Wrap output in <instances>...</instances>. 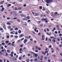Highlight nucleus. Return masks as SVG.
Here are the masks:
<instances>
[{"label": "nucleus", "instance_id": "obj_38", "mask_svg": "<svg viewBox=\"0 0 62 62\" xmlns=\"http://www.w3.org/2000/svg\"><path fill=\"white\" fill-rule=\"evenodd\" d=\"M54 36H52V37H51L50 38L51 39H54Z\"/></svg>", "mask_w": 62, "mask_h": 62}, {"label": "nucleus", "instance_id": "obj_54", "mask_svg": "<svg viewBox=\"0 0 62 62\" xmlns=\"http://www.w3.org/2000/svg\"><path fill=\"white\" fill-rule=\"evenodd\" d=\"M22 51V49L21 48L20 49L19 51Z\"/></svg>", "mask_w": 62, "mask_h": 62}, {"label": "nucleus", "instance_id": "obj_32", "mask_svg": "<svg viewBox=\"0 0 62 62\" xmlns=\"http://www.w3.org/2000/svg\"><path fill=\"white\" fill-rule=\"evenodd\" d=\"M30 19V17L29 16H27L26 18V19Z\"/></svg>", "mask_w": 62, "mask_h": 62}, {"label": "nucleus", "instance_id": "obj_49", "mask_svg": "<svg viewBox=\"0 0 62 62\" xmlns=\"http://www.w3.org/2000/svg\"><path fill=\"white\" fill-rule=\"evenodd\" d=\"M36 16H39V14L36 13Z\"/></svg>", "mask_w": 62, "mask_h": 62}, {"label": "nucleus", "instance_id": "obj_16", "mask_svg": "<svg viewBox=\"0 0 62 62\" xmlns=\"http://www.w3.org/2000/svg\"><path fill=\"white\" fill-rule=\"evenodd\" d=\"M42 54H44V55H45L46 54L45 53V52H42Z\"/></svg>", "mask_w": 62, "mask_h": 62}, {"label": "nucleus", "instance_id": "obj_55", "mask_svg": "<svg viewBox=\"0 0 62 62\" xmlns=\"http://www.w3.org/2000/svg\"><path fill=\"white\" fill-rule=\"evenodd\" d=\"M38 49L39 51H40V50H41V49L40 48H38Z\"/></svg>", "mask_w": 62, "mask_h": 62}, {"label": "nucleus", "instance_id": "obj_43", "mask_svg": "<svg viewBox=\"0 0 62 62\" xmlns=\"http://www.w3.org/2000/svg\"><path fill=\"white\" fill-rule=\"evenodd\" d=\"M12 32L13 34H14V33H15V31H13Z\"/></svg>", "mask_w": 62, "mask_h": 62}, {"label": "nucleus", "instance_id": "obj_34", "mask_svg": "<svg viewBox=\"0 0 62 62\" xmlns=\"http://www.w3.org/2000/svg\"><path fill=\"white\" fill-rule=\"evenodd\" d=\"M17 21L19 22H20V20L19 19H17Z\"/></svg>", "mask_w": 62, "mask_h": 62}, {"label": "nucleus", "instance_id": "obj_46", "mask_svg": "<svg viewBox=\"0 0 62 62\" xmlns=\"http://www.w3.org/2000/svg\"><path fill=\"white\" fill-rule=\"evenodd\" d=\"M42 38H45V37H44V36L42 35Z\"/></svg>", "mask_w": 62, "mask_h": 62}, {"label": "nucleus", "instance_id": "obj_57", "mask_svg": "<svg viewBox=\"0 0 62 62\" xmlns=\"http://www.w3.org/2000/svg\"><path fill=\"white\" fill-rule=\"evenodd\" d=\"M15 35H18V32H16L15 33Z\"/></svg>", "mask_w": 62, "mask_h": 62}, {"label": "nucleus", "instance_id": "obj_44", "mask_svg": "<svg viewBox=\"0 0 62 62\" xmlns=\"http://www.w3.org/2000/svg\"><path fill=\"white\" fill-rule=\"evenodd\" d=\"M45 53H46V54H47V53H48V51H45Z\"/></svg>", "mask_w": 62, "mask_h": 62}, {"label": "nucleus", "instance_id": "obj_19", "mask_svg": "<svg viewBox=\"0 0 62 62\" xmlns=\"http://www.w3.org/2000/svg\"><path fill=\"white\" fill-rule=\"evenodd\" d=\"M52 41L54 42H55V41H56L54 39H53L52 40Z\"/></svg>", "mask_w": 62, "mask_h": 62}, {"label": "nucleus", "instance_id": "obj_62", "mask_svg": "<svg viewBox=\"0 0 62 62\" xmlns=\"http://www.w3.org/2000/svg\"><path fill=\"white\" fill-rule=\"evenodd\" d=\"M30 40L31 41H32V40H33V39H30Z\"/></svg>", "mask_w": 62, "mask_h": 62}, {"label": "nucleus", "instance_id": "obj_4", "mask_svg": "<svg viewBox=\"0 0 62 62\" xmlns=\"http://www.w3.org/2000/svg\"><path fill=\"white\" fill-rule=\"evenodd\" d=\"M25 18H23L22 19V20L23 21H26V17H24Z\"/></svg>", "mask_w": 62, "mask_h": 62}, {"label": "nucleus", "instance_id": "obj_42", "mask_svg": "<svg viewBox=\"0 0 62 62\" xmlns=\"http://www.w3.org/2000/svg\"><path fill=\"white\" fill-rule=\"evenodd\" d=\"M23 39H24V38H23V39H21V41H22V40H23Z\"/></svg>", "mask_w": 62, "mask_h": 62}, {"label": "nucleus", "instance_id": "obj_17", "mask_svg": "<svg viewBox=\"0 0 62 62\" xmlns=\"http://www.w3.org/2000/svg\"><path fill=\"white\" fill-rule=\"evenodd\" d=\"M35 57H38V54H35Z\"/></svg>", "mask_w": 62, "mask_h": 62}, {"label": "nucleus", "instance_id": "obj_15", "mask_svg": "<svg viewBox=\"0 0 62 62\" xmlns=\"http://www.w3.org/2000/svg\"><path fill=\"white\" fill-rule=\"evenodd\" d=\"M7 24H9V25H10L11 24V23L8 22L7 23Z\"/></svg>", "mask_w": 62, "mask_h": 62}, {"label": "nucleus", "instance_id": "obj_12", "mask_svg": "<svg viewBox=\"0 0 62 62\" xmlns=\"http://www.w3.org/2000/svg\"><path fill=\"white\" fill-rule=\"evenodd\" d=\"M2 54H3V53H2V52L0 51V56H1Z\"/></svg>", "mask_w": 62, "mask_h": 62}, {"label": "nucleus", "instance_id": "obj_61", "mask_svg": "<svg viewBox=\"0 0 62 62\" xmlns=\"http://www.w3.org/2000/svg\"><path fill=\"white\" fill-rule=\"evenodd\" d=\"M57 12H55V15H57Z\"/></svg>", "mask_w": 62, "mask_h": 62}, {"label": "nucleus", "instance_id": "obj_3", "mask_svg": "<svg viewBox=\"0 0 62 62\" xmlns=\"http://www.w3.org/2000/svg\"><path fill=\"white\" fill-rule=\"evenodd\" d=\"M3 27L5 29H6V25H5V24H4L3 25Z\"/></svg>", "mask_w": 62, "mask_h": 62}, {"label": "nucleus", "instance_id": "obj_1", "mask_svg": "<svg viewBox=\"0 0 62 62\" xmlns=\"http://www.w3.org/2000/svg\"><path fill=\"white\" fill-rule=\"evenodd\" d=\"M28 41V40L26 39H24V40L23 41V43L24 44H25V43H26V42H27V41Z\"/></svg>", "mask_w": 62, "mask_h": 62}, {"label": "nucleus", "instance_id": "obj_20", "mask_svg": "<svg viewBox=\"0 0 62 62\" xmlns=\"http://www.w3.org/2000/svg\"><path fill=\"white\" fill-rule=\"evenodd\" d=\"M57 29L58 30V31H61V29H60V28H57Z\"/></svg>", "mask_w": 62, "mask_h": 62}, {"label": "nucleus", "instance_id": "obj_53", "mask_svg": "<svg viewBox=\"0 0 62 62\" xmlns=\"http://www.w3.org/2000/svg\"><path fill=\"white\" fill-rule=\"evenodd\" d=\"M27 62H29V59H27Z\"/></svg>", "mask_w": 62, "mask_h": 62}, {"label": "nucleus", "instance_id": "obj_37", "mask_svg": "<svg viewBox=\"0 0 62 62\" xmlns=\"http://www.w3.org/2000/svg\"><path fill=\"white\" fill-rule=\"evenodd\" d=\"M48 40L50 41H52V39H49Z\"/></svg>", "mask_w": 62, "mask_h": 62}, {"label": "nucleus", "instance_id": "obj_5", "mask_svg": "<svg viewBox=\"0 0 62 62\" xmlns=\"http://www.w3.org/2000/svg\"><path fill=\"white\" fill-rule=\"evenodd\" d=\"M5 9V8H2V10H1V11L2 12H3V11H4V10Z\"/></svg>", "mask_w": 62, "mask_h": 62}, {"label": "nucleus", "instance_id": "obj_41", "mask_svg": "<svg viewBox=\"0 0 62 62\" xmlns=\"http://www.w3.org/2000/svg\"><path fill=\"white\" fill-rule=\"evenodd\" d=\"M8 28H9V29H10V28H11V27L10 26H8Z\"/></svg>", "mask_w": 62, "mask_h": 62}, {"label": "nucleus", "instance_id": "obj_59", "mask_svg": "<svg viewBox=\"0 0 62 62\" xmlns=\"http://www.w3.org/2000/svg\"><path fill=\"white\" fill-rule=\"evenodd\" d=\"M34 42L35 43H37V41L36 40L34 41Z\"/></svg>", "mask_w": 62, "mask_h": 62}, {"label": "nucleus", "instance_id": "obj_39", "mask_svg": "<svg viewBox=\"0 0 62 62\" xmlns=\"http://www.w3.org/2000/svg\"><path fill=\"white\" fill-rule=\"evenodd\" d=\"M10 19V18L9 17H8L7 18V20H9V19Z\"/></svg>", "mask_w": 62, "mask_h": 62}, {"label": "nucleus", "instance_id": "obj_52", "mask_svg": "<svg viewBox=\"0 0 62 62\" xmlns=\"http://www.w3.org/2000/svg\"><path fill=\"white\" fill-rule=\"evenodd\" d=\"M35 52L37 53H38V50H35Z\"/></svg>", "mask_w": 62, "mask_h": 62}, {"label": "nucleus", "instance_id": "obj_30", "mask_svg": "<svg viewBox=\"0 0 62 62\" xmlns=\"http://www.w3.org/2000/svg\"><path fill=\"white\" fill-rule=\"evenodd\" d=\"M62 34L61 33H60L59 34V36L60 37H61L62 36Z\"/></svg>", "mask_w": 62, "mask_h": 62}, {"label": "nucleus", "instance_id": "obj_36", "mask_svg": "<svg viewBox=\"0 0 62 62\" xmlns=\"http://www.w3.org/2000/svg\"><path fill=\"white\" fill-rule=\"evenodd\" d=\"M25 38H26V39H29V38L28 37V36H25Z\"/></svg>", "mask_w": 62, "mask_h": 62}, {"label": "nucleus", "instance_id": "obj_25", "mask_svg": "<svg viewBox=\"0 0 62 62\" xmlns=\"http://www.w3.org/2000/svg\"><path fill=\"white\" fill-rule=\"evenodd\" d=\"M42 58H41L40 59V60H42L43 59V56H41Z\"/></svg>", "mask_w": 62, "mask_h": 62}, {"label": "nucleus", "instance_id": "obj_13", "mask_svg": "<svg viewBox=\"0 0 62 62\" xmlns=\"http://www.w3.org/2000/svg\"><path fill=\"white\" fill-rule=\"evenodd\" d=\"M11 4H8V8H9V7H10V6H11Z\"/></svg>", "mask_w": 62, "mask_h": 62}, {"label": "nucleus", "instance_id": "obj_56", "mask_svg": "<svg viewBox=\"0 0 62 62\" xmlns=\"http://www.w3.org/2000/svg\"><path fill=\"white\" fill-rule=\"evenodd\" d=\"M17 19V17L14 18H13V19H14L15 20V19Z\"/></svg>", "mask_w": 62, "mask_h": 62}, {"label": "nucleus", "instance_id": "obj_35", "mask_svg": "<svg viewBox=\"0 0 62 62\" xmlns=\"http://www.w3.org/2000/svg\"><path fill=\"white\" fill-rule=\"evenodd\" d=\"M15 30H18V29L17 28H16L15 29Z\"/></svg>", "mask_w": 62, "mask_h": 62}, {"label": "nucleus", "instance_id": "obj_33", "mask_svg": "<svg viewBox=\"0 0 62 62\" xmlns=\"http://www.w3.org/2000/svg\"><path fill=\"white\" fill-rule=\"evenodd\" d=\"M22 13L23 12H22V11H20L19 12V13Z\"/></svg>", "mask_w": 62, "mask_h": 62}, {"label": "nucleus", "instance_id": "obj_64", "mask_svg": "<svg viewBox=\"0 0 62 62\" xmlns=\"http://www.w3.org/2000/svg\"><path fill=\"white\" fill-rule=\"evenodd\" d=\"M60 54L61 56H62V53H60Z\"/></svg>", "mask_w": 62, "mask_h": 62}, {"label": "nucleus", "instance_id": "obj_28", "mask_svg": "<svg viewBox=\"0 0 62 62\" xmlns=\"http://www.w3.org/2000/svg\"><path fill=\"white\" fill-rule=\"evenodd\" d=\"M27 55L28 56H31V54H27Z\"/></svg>", "mask_w": 62, "mask_h": 62}, {"label": "nucleus", "instance_id": "obj_58", "mask_svg": "<svg viewBox=\"0 0 62 62\" xmlns=\"http://www.w3.org/2000/svg\"><path fill=\"white\" fill-rule=\"evenodd\" d=\"M59 46H60V47H62V44H61V45H60Z\"/></svg>", "mask_w": 62, "mask_h": 62}, {"label": "nucleus", "instance_id": "obj_26", "mask_svg": "<svg viewBox=\"0 0 62 62\" xmlns=\"http://www.w3.org/2000/svg\"><path fill=\"white\" fill-rule=\"evenodd\" d=\"M18 10H20L21 9H22V8L20 7L19 8H18Z\"/></svg>", "mask_w": 62, "mask_h": 62}, {"label": "nucleus", "instance_id": "obj_51", "mask_svg": "<svg viewBox=\"0 0 62 62\" xmlns=\"http://www.w3.org/2000/svg\"><path fill=\"white\" fill-rule=\"evenodd\" d=\"M15 38L16 39H17L18 38V36H15Z\"/></svg>", "mask_w": 62, "mask_h": 62}, {"label": "nucleus", "instance_id": "obj_21", "mask_svg": "<svg viewBox=\"0 0 62 62\" xmlns=\"http://www.w3.org/2000/svg\"><path fill=\"white\" fill-rule=\"evenodd\" d=\"M21 30H19L18 31V32L19 33H21Z\"/></svg>", "mask_w": 62, "mask_h": 62}, {"label": "nucleus", "instance_id": "obj_7", "mask_svg": "<svg viewBox=\"0 0 62 62\" xmlns=\"http://www.w3.org/2000/svg\"><path fill=\"white\" fill-rule=\"evenodd\" d=\"M15 43V41L13 42H12V45L13 46H14V44Z\"/></svg>", "mask_w": 62, "mask_h": 62}, {"label": "nucleus", "instance_id": "obj_60", "mask_svg": "<svg viewBox=\"0 0 62 62\" xmlns=\"http://www.w3.org/2000/svg\"><path fill=\"white\" fill-rule=\"evenodd\" d=\"M37 23H41V22L40 21H38L37 22Z\"/></svg>", "mask_w": 62, "mask_h": 62}, {"label": "nucleus", "instance_id": "obj_50", "mask_svg": "<svg viewBox=\"0 0 62 62\" xmlns=\"http://www.w3.org/2000/svg\"><path fill=\"white\" fill-rule=\"evenodd\" d=\"M34 16H37V13L34 14Z\"/></svg>", "mask_w": 62, "mask_h": 62}, {"label": "nucleus", "instance_id": "obj_22", "mask_svg": "<svg viewBox=\"0 0 62 62\" xmlns=\"http://www.w3.org/2000/svg\"><path fill=\"white\" fill-rule=\"evenodd\" d=\"M15 10H18V9L16 7L15 8Z\"/></svg>", "mask_w": 62, "mask_h": 62}, {"label": "nucleus", "instance_id": "obj_31", "mask_svg": "<svg viewBox=\"0 0 62 62\" xmlns=\"http://www.w3.org/2000/svg\"><path fill=\"white\" fill-rule=\"evenodd\" d=\"M52 35V33H48V36H51Z\"/></svg>", "mask_w": 62, "mask_h": 62}, {"label": "nucleus", "instance_id": "obj_63", "mask_svg": "<svg viewBox=\"0 0 62 62\" xmlns=\"http://www.w3.org/2000/svg\"><path fill=\"white\" fill-rule=\"evenodd\" d=\"M21 57H20L19 58V60H21Z\"/></svg>", "mask_w": 62, "mask_h": 62}, {"label": "nucleus", "instance_id": "obj_10", "mask_svg": "<svg viewBox=\"0 0 62 62\" xmlns=\"http://www.w3.org/2000/svg\"><path fill=\"white\" fill-rule=\"evenodd\" d=\"M7 52L8 53H10V51L9 50H7Z\"/></svg>", "mask_w": 62, "mask_h": 62}, {"label": "nucleus", "instance_id": "obj_11", "mask_svg": "<svg viewBox=\"0 0 62 62\" xmlns=\"http://www.w3.org/2000/svg\"><path fill=\"white\" fill-rule=\"evenodd\" d=\"M29 53H31V54H34V52L31 51H29Z\"/></svg>", "mask_w": 62, "mask_h": 62}, {"label": "nucleus", "instance_id": "obj_9", "mask_svg": "<svg viewBox=\"0 0 62 62\" xmlns=\"http://www.w3.org/2000/svg\"><path fill=\"white\" fill-rule=\"evenodd\" d=\"M46 20H47V19H44L43 18L41 20V21L43 20L44 21H46Z\"/></svg>", "mask_w": 62, "mask_h": 62}, {"label": "nucleus", "instance_id": "obj_48", "mask_svg": "<svg viewBox=\"0 0 62 62\" xmlns=\"http://www.w3.org/2000/svg\"><path fill=\"white\" fill-rule=\"evenodd\" d=\"M52 56H53L54 57H55V55H52Z\"/></svg>", "mask_w": 62, "mask_h": 62}, {"label": "nucleus", "instance_id": "obj_23", "mask_svg": "<svg viewBox=\"0 0 62 62\" xmlns=\"http://www.w3.org/2000/svg\"><path fill=\"white\" fill-rule=\"evenodd\" d=\"M13 12H10V15H12V14H13Z\"/></svg>", "mask_w": 62, "mask_h": 62}, {"label": "nucleus", "instance_id": "obj_6", "mask_svg": "<svg viewBox=\"0 0 62 62\" xmlns=\"http://www.w3.org/2000/svg\"><path fill=\"white\" fill-rule=\"evenodd\" d=\"M18 14H17L15 13L14 14V17H16V16H17Z\"/></svg>", "mask_w": 62, "mask_h": 62}, {"label": "nucleus", "instance_id": "obj_29", "mask_svg": "<svg viewBox=\"0 0 62 62\" xmlns=\"http://www.w3.org/2000/svg\"><path fill=\"white\" fill-rule=\"evenodd\" d=\"M53 50L52 51V53H53L54 52V49H53Z\"/></svg>", "mask_w": 62, "mask_h": 62}, {"label": "nucleus", "instance_id": "obj_45", "mask_svg": "<svg viewBox=\"0 0 62 62\" xmlns=\"http://www.w3.org/2000/svg\"><path fill=\"white\" fill-rule=\"evenodd\" d=\"M0 4H1V5H3V3H2V2H0Z\"/></svg>", "mask_w": 62, "mask_h": 62}, {"label": "nucleus", "instance_id": "obj_47", "mask_svg": "<svg viewBox=\"0 0 62 62\" xmlns=\"http://www.w3.org/2000/svg\"><path fill=\"white\" fill-rule=\"evenodd\" d=\"M54 37H57V36H56V35H55L54 34Z\"/></svg>", "mask_w": 62, "mask_h": 62}, {"label": "nucleus", "instance_id": "obj_27", "mask_svg": "<svg viewBox=\"0 0 62 62\" xmlns=\"http://www.w3.org/2000/svg\"><path fill=\"white\" fill-rule=\"evenodd\" d=\"M39 8L40 9H42V7L41 6H40Z\"/></svg>", "mask_w": 62, "mask_h": 62}, {"label": "nucleus", "instance_id": "obj_2", "mask_svg": "<svg viewBox=\"0 0 62 62\" xmlns=\"http://www.w3.org/2000/svg\"><path fill=\"white\" fill-rule=\"evenodd\" d=\"M20 16L22 17H26V16H25V15H21Z\"/></svg>", "mask_w": 62, "mask_h": 62}, {"label": "nucleus", "instance_id": "obj_24", "mask_svg": "<svg viewBox=\"0 0 62 62\" xmlns=\"http://www.w3.org/2000/svg\"><path fill=\"white\" fill-rule=\"evenodd\" d=\"M45 39V38H42V40H44Z\"/></svg>", "mask_w": 62, "mask_h": 62}, {"label": "nucleus", "instance_id": "obj_40", "mask_svg": "<svg viewBox=\"0 0 62 62\" xmlns=\"http://www.w3.org/2000/svg\"><path fill=\"white\" fill-rule=\"evenodd\" d=\"M55 34H57V33H58V32H57V31H55Z\"/></svg>", "mask_w": 62, "mask_h": 62}, {"label": "nucleus", "instance_id": "obj_8", "mask_svg": "<svg viewBox=\"0 0 62 62\" xmlns=\"http://www.w3.org/2000/svg\"><path fill=\"white\" fill-rule=\"evenodd\" d=\"M8 43H9V41H7L5 42V43L6 44H8Z\"/></svg>", "mask_w": 62, "mask_h": 62}, {"label": "nucleus", "instance_id": "obj_14", "mask_svg": "<svg viewBox=\"0 0 62 62\" xmlns=\"http://www.w3.org/2000/svg\"><path fill=\"white\" fill-rule=\"evenodd\" d=\"M14 30V29L12 28H11L10 29V30L11 31H13V30Z\"/></svg>", "mask_w": 62, "mask_h": 62}, {"label": "nucleus", "instance_id": "obj_18", "mask_svg": "<svg viewBox=\"0 0 62 62\" xmlns=\"http://www.w3.org/2000/svg\"><path fill=\"white\" fill-rule=\"evenodd\" d=\"M57 41H60V39H59L57 38Z\"/></svg>", "mask_w": 62, "mask_h": 62}]
</instances>
